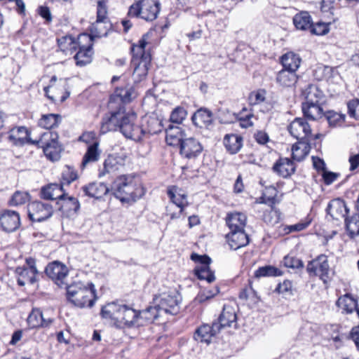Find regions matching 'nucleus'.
<instances>
[{
  "label": "nucleus",
  "mask_w": 359,
  "mask_h": 359,
  "mask_svg": "<svg viewBox=\"0 0 359 359\" xmlns=\"http://www.w3.org/2000/svg\"><path fill=\"white\" fill-rule=\"evenodd\" d=\"M310 145L309 140H299L292 147V156L294 160L302 161L309 153Z\"/></svg>",
  "instance_id": "nucleus-38"
},
{
  "label": "nucleus",
  "mask_w": 359,
  "mask_h": 359,
  "mask_svg": "<svg viewBox=\"0 0 359 359\" xmlns=\"http://www.w3.org/2000/svg\"><path fill=\"white\" fill-rule=\"evenodd\" d=\"M273 170L280 176L286 178L295 171V166L292 161L287 158H280L273 166Z\"/></svg>",
  "instance_id": "nucleus-30"
},
{
  "label": "nucleus",
  "mask_w": 359,
  "mask_h": 359,
  "mask_svg": "<svg viewBox=\"0 0 359 359\" xmlns=\"http://www.w3.org/2000/svg\"><path fill=\"white\" fill-rule=\"evenodd\" d=\"M8 140L15 146H23L25 144L34 145L35 142L30 137V132L25 126L11 129L8 133Z\"/></svg>",
  "instance_id": "nucleus-14"
},
{
  "label": "nucleus",
  "mask_w": 359,
  "mask_h": 359,
  "mask_svg": "<svg viewBox=\"0 0 359 359\" xmlns=\"http://www.w3.org/2000/svg\"><path fill=\"white\" fill-rule=\"evenodd\" d=\"M293 23L297 29L307 30L312 26V19L308 12L302 11L294 16Z\"/></svg>",
  "instance_id": "nucleus-42"
},
{
  "label": "nucleus",
  "mask_w": 359,
  "mask_h": 359,
  "mask_svg": "<svg viewBox=\"0 0 359 359\" xmlns=\"http://www.w3.org/2000/svg\"><path fill=\"white\" fill-rule=\"evenodd\" d=\"M122 324L128 328L140 327L139 311L125 305L118 323V327H121Z\"/></svg>",
  "instance_id": "nucleus-22"
},
{
  "label": "nucleus",
  "mask_w": 359,
  "mask_h": 359,
  "mask_svg": "<svg viewBox=\"0 0 359 359\" xmlns=\"http://www.w3.org/2000/svg\"><path fill=\"white\" fill-rule=\"evenodd\" d=\"M46 275L52 279L55 284L62 287L65 285L68 269L67 266L58 261H55L47 265L45 269Z\"/></svg>",
  "instance_id": "nucleus-12"
},
{
  "label": "nucleus",
  "mask_w": 359,
  "mask_h": 359,
  "mask_svg": "<svg viewBox=\"0 0 359 359\" xmlns=\"http://www.w3.org/2000/svg\"><path fill=\"white\" fill-rule=\"evenodd\" d=\"M135 113L125 114L123 111L119 130L126 137L135 141H140V127L135 125L136 119Z\"/></svg>",
  "instance_id": "nucleus-7"
},
{
  "label": "nucleus",
  "mask_w": 359,
  "mask_h": 359,
  "mask_svg": "<svg viewBox=\"0 0 359 359\" xmlns=\"http://www.w3.org/2000/svg\"><path fill=\"white\" fill-rule=\"evenodd\" d=\"M193 261L198 262L201 266H198L196 268H205V266H209L211 262V259L208 255H199L193 253L191 256Z\"/></svg>",
  "instance_id": "nucleus-62"
},
{
  "label": "nucleus",
  "mask_w": 359,
  "mask_h": 359,
  "mask_svg": "<svg viewBox=\"0 0 359 359\" xmlns=\"http://www.w3.org/2000/svg\"><path fill=\"white\" fill-rule=\"evenodd\" d=\"M41 196L46 200H57L62 201L65 196L62 184H50L43 187L41 190Z\"/></svg>",
  "instance_id": "nucleus-29"
},
{
  "label": "nucleus",
  "mask_w": 359,
  "mask_h": 359,
  "mask_svg": "<svg viewBox=\"0 0 359 359\" xmlns=\"http://www.w3.org/2000/svg\"><path fill=\"white\" fill-rule=\"evenodd\" d=\"M287 130L290 135L298 140H308L311 135L309 123L303 118H295L289 125Z\"/></svg>",
  "instance_id": "nucleus-13"
},
{
  "label": "nucleus",
  "mask_w": 359,
  "mask_h": 359,
  "mask_svg": "<svg viewBox=\"0 0 359 359\" xmlns=\"http://www.w3.org/2000/svg\"><path fill=\"white\" fill-rule=\"evenodd\" d=\"M226 239L230 248L234 250L246 246L249 243V237L244 229L230 231L226 235Z\"/></svg>",
  "instance_id": "nucleus-27"
},
{
  "label": "nucleus",
  "mask_w": 359,
  "mask_h": 359,
  "mask_svg": "<svg viewBox=\"0 0 359 359\" xmlns=\"http://www.w3.org/2000/svg\"><path fill=\"white\" fill-rule=\"evenodd\" d=\"M140 127V140L143 136L153 135L161 132L163 126L161 121L156 116H144Z\"/></svg>",
  "instance_id": "nucleus-19"
},
{
  "label": "nucleus",
  "mask_w": 359,
  "mask_h": 359,
  "mask_svg": "<svg viewBox=\"0 0 359 359\" xmlns=\"http://www.w3.org/2000/svg\"><path fill=\"white\" fill-rule=\"evenodd\" d=\"M224 144L231 154H235L243 146V137L236 134H227L224 136Z\"/></svg>",
  "instance_id": "nucleus-35"
},
{
  "label": "nucleus",
  "mask_w": 359,
  "mask_h": 359,
  "mask_svg": "<svg viewBox=\"0 0 359 359\" xmlns=\"http://www.w3.org/2000/svg\"><path fill=\"white\" fill-rule=\"evenodd\" d=\"M133 89L132 87L116 88L114 94L110 96L109 102L120 101L122 103L130 102L132 100Z\"/></svg>",
  "instance_id": "nucleus-40"
},
{
  "label": "nucleus",
  "mask_w": 359,
  "mask_h": 359,
  "mask_svg": "<svg viewBox=\"0 0 359 359\" xmlns=\"http://www.w3.org/2000/svg\"><path fill=\"white\" fill-rule=\"evenodd\" d=\"M111 28L112 25L109 20H96L90 26V30L91 36H90V37H91L93 40V38L106 36Z\"/></svg>",
  "instance_id": "nucleus-32"
},
{
  "label": "nucleus",
  "mask_w": 359,
  "mask_h": 359,
  "mask_svg": "<svg viewBox=\"0 0 359 359\" xmlns=\"http://www.w3.org/2000/svg\"><path fill=\"white\" fill-rule=\"evenodd\" d=\"M336 304L342 309L343 312L351 313L358 309L357 300L350 294L341 296L337 301Z\"/></svg>",
  "instance_id": "nucleus-37"
},
{
  "label": "nucleus",
  "mask_w": 359,
  "mask_h": 359,
  "mask_svg": "<svg viewBox=\"0 0 359 359\" xmlns=\"http://www.w3.org/2000/svg\"><path fill=\"white\" fill-rule=\"evenodd\" d=\"M348 115L355 119L359 118V100H351L347 103Z\"/></svg>",
  "instance_id": "nucleus-59"
},
{
  "label": "nucleus",
  "mask_w": 359,
  "mask_h": 359,
  "mask_svg": "<svg viewBox=\"0 0 359 359\" xmlns=\"http://www.w3.org/2000/svg\"><path fill=\"white\" fill-rule=\"evenodd\" d=\"M160 10L161 4L157 1L140 0L130 6L128 15L146 21H153L158 17Z\"/></svg>",
  "instance_id": "nucleus-4"
},
{
  "label": "nucleus",
  "mask_w": 359,
  "mask_h": 359,
  "mask_svg": "<svg viewBox=\"0 0 359 359\" xmlns=\"http://www.w3.org/2000/svg\"><path fill=\"white\" fill-rule=\"evenodd\" d=\"M282 274V271L278 268L267 265L258 268V269L255 271L254 276L255 278H259L261 277H277L280 276Z\"/></svg>",
  "instance_id": "nucleus-48"
},
{
  "label": "nucleus",
  "mask_w": 359,
  "mask_h": 359,
  "mask_svg": "<svg viewBox=\"0 0 359 359\" xmlns=\"http://www.w3.org/2000/svg\"><path fill=\"white\" fill-rule=\"evenodd\" d=\"M53 323L51 318H46L40 309L34 308L29 313L27 323L29 329H39L49 327Z\"/></svg>",
  "instance_id": "nucleus-15"
},
{
  "label": "nucleus",
  "mask_w": 359,
  "mask_h": 359,
  "mask_svg": "<svg viewBox=\"0 0 359 359\" xmlns=\"http://www.w3.org/2000/svg\"><path fill=\"white\" fill-rule=\"evenodd\" d=\"M124 306L125 304H118L116 302L109 303L102 308L100 314L103 318L112 320L116 326H119L118 323Z\"/></svg>",
  "instance_id": "nucleus-26"
},
{
  "label": "nucleus",
  "mask_w": 359,
  "mask_h": 359,
  "mask_svg": "<svg viewBox=\"0 0 359 359\" xmlns=\"http://www.w3.org/2000/svg\"><path fill=\"white\" fill-rule=\"evenodd\" d=\"M345 224L351 238L359 236V212L354 214L351 217H346Z\"/></svg>",
  "instance_id": "nucleus-47"
},
{
  "label": "nucleus",
  "mask_w": 359,
  "mask_h": 359,
  "mask_svg": "<svg viewBox=\"0 0 359 359\" xmlns=\"http://www.w3.org/2000/svg\"><path fill=\"white\" fill-rule=\"evenodd\" d=\"M329 23L318 22L316 23L312 22V26L310 31L312 34L316 35H324L329 32Z\"/></svg>",
  "instance_id": "nucleus-57"
},
{
  "label": "nucleus",
  "mask_w": 359,
  "mask_h": 359,
  "mask_svg": "<svg viewBox=\"0 0 359 359\" xmlns=\"http://www.w3.org/2000/svg\"><path fill=\"white\" fill-rule=\"evenodd\" d=\"M326 211L333 219L339 221L343 219H346L348 209L344 201L335 198L330 201Z\"/></svg>",
  "instance_id": "nucleus-18"
},
{
  "label": "nucleus",
  "mask_w": 359,
  "mask_h": 359,
  "mask_svg": "<svg viewBox=\"0 0 359 359\" xmlns=\"http://www.w3.org/2000/svg\"><path fill=\"white\" fill-rule=\"evenodd\" d=\"M298 76L293 71L283 69L276 78V83L282 88H292L297 82Z\"/></svg>",
  "instance_id": "nucleus-31"
},
{
  "label": "nucleus",
  "mask_w": 359,
  "mask_h": 359,
  "mask_svg": "<svg viewBox=\"0 0 359 359\" xmlns=\"http://www.w3.org/2000/svg\"><path fill=\"white\" fill-rule=\"evenodd\" d=\"M68 299L78 307H92L97 299L96 290L92 283H74L66 286Z\"/></svg>",
  "instance_id": "nucleus-2"
},
{
  "label": "nucleus",
  "mask_w": 359,
  "mask_h": 359,
  "mask_svg": "<svg viewBox=\"0 0 359 359\" xmlns=\"http://www.w3.org/2000/svg\"><path fill=\"white\" fill-rule=\"evenodd\" d=\"M29 200V194L27 192L15 191L9 201V205L13 206L25 204Z\"/></svg>",
  "instance_id": "nucleus-53"
},
{
  "label": "nucleus",
  "mask_w": 359,
  "mask_h": 359,
  "mask_svg": "<svg viewBox=\"0 0 359 359\" xmlns=\"http://www.w3.org/2000/svg\"><path fill=\"white\" fill-rule=\"evenodd\" d=\"M219 332V325L217 323H213L211 326L203 325L196 330L194 338L200 342L209 344L211 338Z\"/></svg>",
  "instance_id": "nucleus-25"
},
{
  "label": "nucleus",
  "mask_w": 359,
  "mask_h": 359,
  "mask_svg": "<svg viewBox=\"0 0 359 359\" xmlns=\"http://www.w3.org/2000/svg\"><path fill=\"white\" fill-rule=\"evenodd\" d=\"M62 203L61 205V209H64L67 212H77L80 209V203L77 198L72 196H65L62 199Z\"/></svg>",
  "instance_id": "nucleus-50"
},
{
  "label": "nucleus",
  "mask_w": 359,
  "mask_h": 359,
  "mask_svg": "<svg viewBox=\"0 0 359 359\" xmlns=\"http://www.w3.org/2000/svg\"><path fill=\"white\" fill-rule=\"evenodd\" d=\"M98 142H95L90 144L83 156L81 167L84 168L88 164L95 163L98 161L100 158V151H98Z\"/></svg>",
  "instance_id": "nucleus-43"
},
{
  "label": "nucleus",
  "mask_w": 359,
  "mask_h": 359,
  "mask_svg": "<svg viewBox=\"0 0 359 359\" xmlns=\"http://www.w3.org/2000/svg\"><path fill=\"white\" fill-rule=\"evenodd\" d=\"M302 111L304 116L311 119L316 120L321 118L325 113L320 105V102L315 101V102H304L302 106Z\"/></svg>",
  "instance_id": "nucleus-34"
},
{
  "label": "nucleus",
  "mask_w": 359,
  "mask_h": 359,
  "mask_svg": "<svg viewBox=\"0 0 359 359\" xmlns=\"http://www.w3.org/2000/svg\"><path fill=\"white\" fill-rule=\"evenodd\" d=\"M147 34H144L137 44H133L131 47V63L134 66L133 76L139 81L146 77L151 64V54L145 50L147 45Z\"/></svg>",
  "instance_id": "nucleus-3"
},
{
  "label": "nucleus",
  "mask_w": 359,
  "mask_h": 359,
  "mask_svg": "<svg viewBox=\"0 0 359 359\" xmlns=\"http://www.w3.org/2000/svg\"><path fill=\"white\" fill-rule=\"evenodd\" d=\"M81 191L84 196L98 199L105 196L109 192V188L104 183L92 182L83 186Z\"/></svg>",
  "instance_id": "nucleus-28"
},
{
  "label": "nucleus",
  "mask_w": 359,
  "mask_h": 359,
  "mask_svg": "<svg viewBox=\"0 0 359 359\" xmlns=\"http://www.w3.org/2000/svg\"><path fill=\"white\" fill-rule=\"evenodd\" d=\"M90 41V35L84 33L79 34L76 39L70 34H67L57 39L58 48L66 55L72 54L77 50L79 45H81L84 41Z\"/></svg>",
  "instance_id": "nucleus-10"
},
{
  "label": "nucleus",
  "mask_w": 359,
  "mask_h": 359,
  "mask_svg": "<svg viewBox=\"0 0 359 359\" xmlns=\"http://www.w3.org/2000/svg\"><path fill=\"white\" fill-rule=\"evenodd\" d=\"M253 117L252 114L248 112L244 108L241 112L238 113L237 121H240V126L242 128H248L253 125L251 118Z\"/></svg>",
  "instance_id": "nucleus-55"
},
{
  "label": "nucleus",
  "mask_w": 359,
  "mask_h": 359,
  "mask_svg": "<svg viewBox=\"0 0 359 359\" xmlns=\"http://www.w3.org/2000/svg\"><path fill=\"white\" fill-rule=\"evenodd\" d=\"M187 116V110L182 107H177L171 112L170 121L172 123L180 124Z\"/></svg>",
  "instance_id": "nucleus-54"
},
{
  "label": "nucleus",
  "mask_w": 359,
  "mask_h": 359,
  "mask_svg": "<svg viewBox=\"0 0 359 359\" xmlns=\"http://www.w3.org/2000/svg\"><path fill=\"white\" fill-rule=\"evenodd\" d=\"M280 62L283 69L296 72L299 67L301 59L299 55L290 52L281 57Z\"/></svg>",
  "instance_id": "nucleus-39"
},
{
  "label": "nucleus",
  "mask_w": 359,
  "mask_h": 359,
  "mask_svg": "<svg viewBox=\"0 0 359 359\" xmlns=\"http://www.w3.org/2000/svg\"><path fill=\"white\" fill-rule=\"evenodd\" d=\"M180 143V154L184 158L192 159L197 158L203 151L201 143L194 137L177 140Z\"/></svg>",
  "instance_id": "nucleus-11"
},
{
  "label": "nucleus",
  "mask_w": 359,
  "mask_h": 359,
  "mask_svg": "<svg viewBox=\"0 0 359 359\" xmlns=\"http://www.w3.org/2000/svg\"><path fill=\"white\" fill-rule=\"evenodd\" d=\"M339 176V173L333 172L331 171H328L327 170H324V172L322 174L323 182L326 185H330L331 184H332L334 181L337 180V178Z\"/></svg>",
  "instance_id": "nucleus-63"
},
{
  "label": "nucleus",
  "mask_w": 359,
  "mask_h": 359,
  "mask_svg": "<svg viewBox=\"0 0 359 359\" xmlns=\"http://www.w3.org/2000/svg\"><path fill=\"white\" fill-rule=\"evenodd\" d=\"M309 222H299L294 225L284 226L282 225L279 227L280 231L283 234H288L292 231H300L305 229L308 226Z\"/></svg>",
  "instance_id": "nucleus-56"
},
{
  "label": "nucleus",
  "mask_w": 359,
  "mask_h": 359,
  "mask_svg": "<svg viewBox=\"0 0 359 359\" xmlns=\"http://www.w3.org/2000/svg\"><path fill=\"white\" fill-rule=\"evenodd\" d=\"M27 262L29 267L18 268L16 269V272L18 274L17 282L20 286H24L28 283L33 284L36 281V276L38 271L34 266V262L33 259H27Z\"/></svg>",
  "instance_id": "nucleus-17"
},
{
  "label": "nucleus",
  "mask_w": 359,
  "mask_h": 359,
  "mask_svg": "<svg viewBox=\"0 0 359 359\" xmlns=\"http://www.w3.org/2000/svg\"><path fill=\"white\" fill-rule=\"evenodd\" d=\"M257 202L259 203H264L272 207V210L269 212V214L264 217V221L266 222L273 225L279 222L280 218V211L273 208L272 204L269 202L264 194H262V196L257 199Z\"/></svg>",
  "instance_id": "nucleus-44"
},
{
  "label": "nucleus",
  "mask_w": 359,
  "mask_h": 359,
  "mask_svg": "<svg viewBox=\"0 0 359 359\" xmlns=\"http://www.w3.org/2000/svg\"><path fill=\"white\" fill-rule=\"evenodd\" d=\"M324 116L331 127H340L344 123L346 120V115L344 114L334 110L325 111Z\"/></svg>",
  "instance_id": "nucleus-45"
},
{
  "label": "nucleus",
  "mask_w": 359,
  "mask_h": 359,
  "mask_svg": "<svg viewBox=\"0 0 359 359\" xmlns=\"http://www.w3.org/2000/svg\"><path fill=\"white\" fill-rule=\"evenodd\" d=\"M195 274L200 280H205L208 283H212L215 280V277L213 271L210 269L209 266L205 268H196Z\"/></svg>",
  "instance_id": "nucleus-51"
},
{
  "label": "nucleus",
  "mask_w": 359,
  "mask_h": 359,
  "mask_svg": "<svg viewBox=\"0 0 359 359\" xmlns=\"http://www.w3.org/2000/svg\"><path fill=\"white\" fill-rule=\"evenodd\" d=\"M58 134L50 130L43 133L34 144L42 148L45 156L52 161L60 159L62 147L58 143Z\"/></svg>",
  "instance_id": "nucleus-5"
},
{
  "label": "nucleus",
  "mask_w": 359,
  "mask_h": 359,
  "mask_svg": "<svg viewBox=\"0 0 359 359\" xmlns=\"http://www.w3.org/2000/svg\"><path fill=\"white\" fill-rule=\"evenodd\" d=\"M306 271L310 275L318 276L324 283L331 280L332 270L325 255H320L310 261L307 264Z\"/></svg>",
  "instance_id": "nucleus-6"
},
{
  "label": "nucleus",
  "mask_w": 359,
  "mask_h": 359,
  "mask_svg": "<svg viewBox=\"0 0 359 359\" xmlns=\"http://www.w3.org/2000/svg\"><path fill=\"white\" fill-rule=\"evenodd\" d=\"M138 311L140 326H144L147 324L154 322L156 319L158 318V317L160 316V313H161L158 304L154 306H149L142 311Z\"/></svg>",
  "instance_id": "nucleus-33"
},
{
  "label": "nucleus",
  "mask_w": 359,
  "mask_h": 359,
  "mask_svg": "<svg viewBox=\"0 0 359 359\" xmlns=\"http://www.w3.org/2000/svg\"><path fill=\"white\" fill-rule=\"evenodd\" d=\"M168 196L171 201L180 208V212H183L184 208L188 205L187 194L180 193L176 187H172L168 189Z\"/></svg>",
  "instance_id": "nucleus-41"
},
{
  "label": "nucleus",
  "mask_w": 359,
  "mask_h": 359,
  "mask_svg": "<svg viewBox=\"0 0 359 359\" xmlns=\"http://www.w3.org/2000/svg\"><path fill=\"white\" fill-rule=\"evenodd\" d=\"M97 20H109L107 17V7L104 0L99 1L97 6Z\"/></svg>",
  "instance_id": "nucleus-61"
},
{
  "label": "nucleus",
  "mask_w": 359,
  "mask_h": 359,
  "mask_svg": "<svg viewBox=\"0 0 359 359\" xmlns=\"http://www.w3.org/2000/svg\"><path fill=\"white\" fill-rule=\"evenodd\" d=\"M226 222L230 231L243 230L246 224V216L240 212L231 213L227 215Z\"/></svg>",
  "instance_id": "nucleus-36"
},
{
  "label": "nucleus",
  "mask_w": 359,
  "mask_h": 359,
  "mask_svg": "<svg viewBox=\"0 0 359 359\" xmlns=\"http://www.w3.org/2000/svg\"><path fill=\"white\" fill-rule=\"evenodd\" d=\"M120 164H118L116 158L109 156L104 162V168L107 172H114L118 170Z\"/></svg>",
  "instance_id": "nucleus-60"
},
{
  "label": "nucleus",
  "mask_w": 359,
  "mask_h": 359,
  "mask_svg": "<svg viewBox=\"0 0 359 359\" xmlns=\"http://www.w3.org/2000/svg\"><path fill=\"white\" fill-rule=\"evenodd\" d=\"M116 198L121 202H135L144 194V189L140 180L133 175H121L117 177L112 185Z\"/></svg>",
  "instance_id": "nucleus-1"
},
{
  "label": "nucleus",
  "mask_w": 359,
  "mask_h": 359,
  "mask_svg": "<svg viewBox=\"0 0 359 359\" xmlns=\"http://www.w3.org/2000/svg\"><path fill=\"white\" fill-rule=\"evenodd\" d=\"M237 316L235 309L229 305H225L223 307L222 313L220 314L218 322L219 330L222 328L237 326Z\"/></svg>",
  "instance_id": "nucleus-24"
},
{
  "label": "nucleus",
  "mask_w": 359,
  "mask_h": 359,
  "mask_svg": "<svg viewBox=\"0 0 359 359\" xmlns=\"http://www.w3.org/2000/svg\"><path fill=\"white\" fill-rule=\"evenodd\" d=\"M303 94L305 96V102H315V101L319 102V98L322 95V93L318 90L316 86L313 84L308 85L307 88L303 91Z\"/></svg>",
  "instance_id": "nucleus-49"
},
{
  "label": "nucleus",
  "mask_w": 359,
  "mask_h": 359,
  "mask_svg": "<svg viewBox=\"0 0 359 359\" xmlns=\"http://www.w3.org/2000/svg\"><path fill=\"white\" fill-rule=\"evenodd\" d=\"M61 121V116L58 114H48L42 115L39 121V126L48 130L57 126Z\"/></svg>",
  "instance_id": "nucleus-46"
},
{
  "label": "nucleus",
  "mask_w": 359,
  "mask_h": 359,
  "mask_svg": "<svg viewBox=\"0 0 359 359\" xmlns=\"http://www.w3.org/2000/svg\"><path fill=\"white\" fill-rule=\"evenodd\" d=\"M28 216L32 222H41L50 218L53 213V207L48 203L33 201L27 206Z\"/></svg>",
  "instance_id": "nucleus-8"
},
{
  "label": "nucleus",
  "mask_w": 359,
  "mask_h": 359,
  "mask_svg": "<svg viewBox=\"0 0 359 359\" xmlns=\"http://www.w3.org/2000/svg\"><path fill=\"white\" fill-rule=\"evenodd\" d=\"M181 297L175 291L163 293L159 296L158 306L161 311L171 315H176L180 311Z\"/></svg>",
  "instance_id": "nucleus-9"
},
{
  "label": "nucleus",
  "mask_w": 359,
  "mask_h": 359,
  "mask_svg": "<svg viewBox=\"0 0 359 359\" xmlns=\"http://www.w3.org/2000/svg\"><path fill=\"white\" fill-rule=\"evenodd\" d=\"M20 224L19 214L13 210H6L0 212V226L6 232L15 231Z\"/></svg>",
  "instance_id": "nucleus-16"
},
{
  "label": "nucleus",
  "mask_w": 359,
  "mask_h": 359,
  "mask_svg": "<svg viewBox=\"0 0 359 359\" xmlns=\"http://www.w3.org/2000/svg\"><path fill=\"white\" fill-rule=\"evenodd\" d=\"M194 125L200 128H208L213 122L212 112L207 108L198 109L191 116Z\"/></svg>",
  "instance_id": "nucleus-21"
},
{
  "label": "nucleus",
  "mask_w": 359,
  "mask_h": 359,
  "mask_svg": "<svg viewBox=\"0 0 359 359\" xmlns=\"http://www.w3.org/2000/svg\"><path fill=\"white\" fill-rule=\"evenodd\" d=\"M283 264L287 268L300 269L304 267L303 262L296 257L285 256L283 259Z\"/></svg>",
  "instance_id": "nucleus-58"
},
{
  "label": "nucleus",
  "mask_w": 359,
  "mask_h": 359,
  "mask_svg": "<svg viewBox=\"0 0 359 359\" xmlns=\"http://www.w3.org/2000/svg\"><path fill=\"white\" fill-rule=\"evenodd\" d=\"M218 116L220 123L224 124L233 123L238 118V114L231 112L226 108L219 109Z\"/></svg>",
  "instance_id": "nucleus-52"
},
{
  "label": "nucleus",
  "mask_w": 359,
  "mask_h": 359,
  "mask_svg": "<svg viewBox=\"0 0 359 359\" xmlns=\"http://www.w3.org/2000/svg\"><path fill=\"white\" fill-rule=\"evenodd\" d=\"M122 114L123 111L119 109L117 111L112 112L109 116L103 117L100 126V133L105 134L109 131L119 130Z\"/></svg>",
  "instance_id": "nucleus-23"
},
{
  "label": "nucleus",
  "mask_w": 359,
  "mask_h": 359,
  "mask_svg": "<svg viewBox=\"0 0 359 359\" xmlns=\"http://www.w3.org/2000/svg\"><path fill=\"white\" fill-rule=\"evenodd\" d=\"M266 198L269 201V202L273 205L276 203V196L278 194V191L273 186H269L266 187L264 192L263 193Z\"/></svg>",
  "instance_id": "nucleus-64"
},
{
  "label": "nucleus",
  "mask_w": 359,
  "mask_h": 359,
  "mask_svg": "<svg viewBox=\"0 0 359 359\" xmlns=\"http://www.w3.org/2000/svg\"><path fill=\"white\" fill-rule=\"evenodd\" d=\"M78 48L79 50L74 57L76 65L83 67L90 63L93 54L92 38L90 37V41H84L81 45H79Z\"/></svg>",
  "instance_id": "nucleus-20"
}]
</instances>
